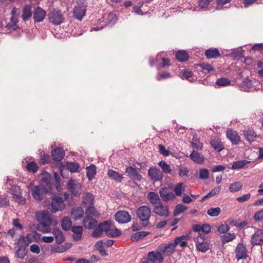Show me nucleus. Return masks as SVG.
Here are the masks:
<instances>
[{"label": "nucleus", "instance_id": "obj_1", "mask_svg": "<svg viewBox=\"0 0 263 263\" xmlns=\"http://www.w3.org/2000/svg\"><path fill=\"white\" fill-rule=\"evenodd\" d=\"M35 216L39 224L37 226V229L43 233H49L51 232V225L55 226L57 222L53 223L52 217L47 211H42L37 212L35 213Z\"/></svg>", "mask_w": 263, "mask_h": 263}, {"label": "nucleus", "instance_id": "obj_2", "mask_svg": "<svg viewBox=\"0 0 263 263\" xmlns=\"http://www.w3.org/2000/svg\"><path fill=\"white\" fill-rule=\"evenodd\" d=\"M28 190L36 200L41 201L43 199L44 193H51V184L47 182V180L44 179L42 181L41 184L39 185L30 183Z\"/></svg>", "mask_w": 263, "mask_h": 263}, {"label": "nucleus", "instance_id": "obj_3", "mask_svg": "<svg viewBox=\"0 0 263 263\" xmlns=\"http://www.w3.org/2000/svg\"><path fill=\"white\" fill-rule=\"evenodd\" d=\"M151 214V209L147 205L140 206L137 210V216L141 221L145 223L144 226L148 224Z\"/></svg>", "mask_w": 263, "mask_h": 263}, {"label": "nucleus", "instance_id": "obj_4", "mask_svg": "<svg viewBox=\"0 0 263 263\" xmlns=\"http://www.w3.org/2000/svg\"><path fill=\"white\" fill-rule=\"evenodd\" d=\"M111 227V222L109 221H105L100 223L98 227L93 230L92 233V236L93 237H100L103 232L108 233Z\"/></svg>", "mask_w": 263, "mask_h": 263}, {"label": "nucleus", "instance_id": "obj_5", "mask_svg": "<svg viewBox=\"0 0 263 263\" xmlns=\"http://www.w3.org/2000/svg\"><path fill=\"white\" fill-rule=\"evenodd\" d=\"M48 16L49 22L55 25H60L64 20V16L60 11L55 10L51 11L49 13Z\"/></svg>", "mask_w": 263, "mask_h": 263}, {"label": "nucleus", "instance_id": "obj_6", "mask_svg": "<svg viewBox=\"0 0 263 263\" xmlns=\"http://www.w3.org/2000/svg\"><path fill=\"white\" fill-rule=\"evenodd\" d=\"M68 190L74 196L80 194L81 190V184L75 180H70L67 183Z\"/></svg>", "mask_w": 263, "mask_h": 263}, {"label": "nucleus", "instance_id": "obj_7", "mask_svg": "<svg viewBox=\"0 0 263 263\" xmlns=\"http://www.w3.org/2000/svg\"><path fill=\"white\" fill-rule=\"evenodd\" d=\"M153 211L156 215L163 218L168 217L170 214L168 207L167 205L163 204L162 202L154 207Z\"/></svg>", "mask_w": 263, "mask_h": 263}, {"label": "nucleus", "instance_id": "obj_8", "mask_svg": "<svg viewBox=\"0 0 263 263\" xmlns=\"http://www.w3.org/2000/svg\"><path fill=\"white\" fill-rule=\"evenodd\" d=\"M73 12L74 18L81 21L85 15L86 13V6L84 2H81L78 3V5L74 7Z\"/></svg>", "mask_w": 263, "mask_h": 263}, {"label": "nucleus", "instance_id": "obj_9", "mask_svg": "<svg viewBox=\"0 0 263 263\" xmlns=\"http://www.w3.org/2000/svg\"><path fill=\"white\" fill-rule=\"evenodd\" d=\"M65 208L63 199L60 197L53 198L51 202V212L55 213L59 211H62Z\"/></svg>", "mask_w": 263, "mask_h": 263}, {"label": "nucleus", "instance_id": "obj_10", "mask_svg": "<svg viewBox=\"0 0 263 263\" xmlns=\"http://www.w3.org/2000/svg\"><path fill=\"white\" fill-rule=\"evenodd\" d=\"M148 174L155 181H161L163 178L162 172L156 167H150L148 170Z\"/></svg>", "mask_w": 263, "mask_h": 263}, {"label": "nucleus", "instance_id": "obj_11", "mask_svg": "<svg viewBox=\"0 0 263 263\" xmlns=\"http://www.w3.org/2000/svg\"><path fill=\"white\" fill-rule=\"evenodd\" d=\"M116 220L120 223H125L131 220V216L128 212L124 211H120L115 214Z\"/></svg>", "mask_w": 263, "mask_h": 263}, {"label": "nucleus", "instance_id": "obj_12", "mask_svg": "<svg viewBox=\"0 0 263 263\" xmlns=\"http://www.w3.org/2000/svg\"><path fill=\"white\" fill-rule=\"evenodd\" d=\"M175 248L174 245L171 242L161 244L159 249L162 255L168 256L174 252Z\"/></svg>", "mask_w": 263, "mask_h": 263}, {"label": "nucleus", "instance_id": "obj_13", "mask_svg": "<svg viewBox=\"0 0 263 263\" xmlns=\"http://www.w3.org/2000/svg\"><path fill=\"white\" fill-rule=\"evenodd\" d=\"M235 253L237 260L245 259L247 257L246 248L242 243H238L236 248Z\"/></svg>", "mask_w": 263, "mask_h": 263}, {"label": "nucleus", "instance_id": "obj_14", "mask_svg": "<svg viewBox=\"0 0 263 263\" xmlns=\"http://www.w3.org/2000/svg\"><path fill=\"white\" fill-rule=\"evenodd\" d=\"M46 16V11L40 7H37L34 11L33 19L35 22H42Z\"/></svg>", "mask_w": 263, "mask_h": 263}, {"label": "nucleus", "instance_id": "obj_15", "mask_svg": "<svg viewBox=\"0 0 263 263\" xmlns=\"http://www.w3.org/2000/svg\"><path fill=\"white\" fill-rule=\"evenodd\" d=\"M147 259L153 263H162L163 258L160 251L158 252L152 251L148 253Z\"/></svg>", "mask_w": 263, "mask_h": 263}, {"label": "nucleus", "instance_id": "obj_16", "mask_svg": "<svg viewBox=\"0 0 263 263\" xmlns=\"http://www.w3.org/2000/svg\"><path fill=\"white\" fill-rule=\"evenodd\" d=\"M126 173L133 179L140 181L142 179V176L140 175L138 169L132 166L127 167L126 168Z\"/></svg>", "mask_w": 263, "mask_h": 263}, {"label": "nucleus", "instance_id": "obj_17", "mask_svg": "<svg viewBox=\"0 0 263 263\" xmlns=\"http://www.w3.org/2000/svg\"><path fill=\"white\" fill-rule=\"evenodd\" d=\"M168 190L166 187L161 188L159 190V194L162 200L167 202L170 200H174L175 195L173 193L167 192Z\"/></svg>", "mask_w": 263, "mask_h": 263}, {"label": "nucleus", "instance_id": "obj_18", "mask_svg": "<svg viewBox=\"0 0 263 263\" xmlns=\"http://www.w3.org/2000/svg\"><path fill=\"white\" fill-rule=\"evenodd\" d=\"M147 198L148 199L149 202L153 206V208L156 205H158L162 203L161 200L160 198L159 195L154 192H150L147 194Z\"/></svg>", "mask_w": 263, "mask_h": 263}, {"label": "nucleus", "instance_id": "obj_19", "mask_svg": "<svg viewBox=\"0 0 263 263\" xmlns=\"http://www.w3.org/2000/svg\"><path fill=\"white\" fill-rule=\"evenodd\" d=\"M263 241V230H258L251 238V243L253 245H260Z\"/></svg>", "mask_w": 263, "mask_h": 263}, {"label": "nucleus", "instance_id": "obj_20", "mask_svg": "<svg viewBox=\"0 0 263 263\" xmlns=\"http://www.w3.org/2000/svg\"><path fill=\"white\" fill-rule=\"evenodd\" d=\"M227 136L234 144H237L240 141V136L235 130L229 129L227 130Z\"/></svg>", "mask_w": 263, "mask_h": 263}, {"label": "nucleus", "instance_id": "obj_21", "mask_svg": "<svg viewBox=\"0 0 263 263\" xmlns=\"http://www.w3.org/2000/svg\"><path fill=\"white\" fill-rule=\"evenodd\" d=\"M51 232L54 235V238H55L57 243L60 245L64 241L65 236L63 232L60 229L54 228Z\"/></svg>", "mask_w": 263, "mask_h": 263}, {"label": "nucleus", "instance_id": "obj_22", "mask_svg": "<svg viewBox=\"0 0 263 263\" xmlns=\"http://www.w3.org/2000/svg\"><path fill=\"white\" fill-rule=\"evenodd\" d=\"M84 227L88 229H93L97 224V221L92 217L86 216L83 220Z\"/></svg>", "mask_w": 263, "mask_h": 263}, {"label": "nucleus", "instance_id": "obj_23", "mask_svg": "<svg viewBox=\"0 0 263 263\" xmlns=\"http://www.w3.org/2000/svg\"><path fill=\"white\" fill-rule=\"evenodd\" d=\"M71 231L73 233V238L74 240H80L82 238L83 229L82 226H74L71 228Z\"/></svg>", "mask_w": 263, "mask_h": 263}, {"label": "nucleus", "instance_id": "obj_24", "mask_svg": "<svg viewBox=\"0 0 263 263\" xmlns=\"http://www.w3.org/2000/svg\"><path fill=\"white\" fill-rule=\"evenodd\" d=\"M108 177L117 182H121L123 179V175L117 172H116L111 169H110L107 172Z\"/></svg>", "mask_w": 263, "mask_h": 263}, {"label": "nucleus", "instance_id": "obj_25", "mask_svg": "<svg viewBox=\"0 0 263 263\" xmlns=\"http://www.w3.org/2000/svg\"><path fill=\"white\" fill-rule=\"evenodd\" d=\"M64 151L60 148L54 149L51 153L52 159L57 161H61L64 158Z\"/></svg>", "mask_w": 263, "mask_h": 263}, {"label": "nucleus", "instance_id": "obj_26", "mask_svg": "<svg viewBox=\"0 0 263 263\" xmlns=\"http://www.w3.org/2000/svg\"><path fill=\"white\" fill-rule=\"evenodd\" d=\"M190 157L194 162L198 164L203 163L204 160V157L195 151L192 152Z\"/></svg>", "mask_w": 263, "mask_h": 263}, {"label": "nucleus", "instance_id": "obj_27", "mask_svg": "<svg viewBox=\"0 0 263 263\" xmlns=\"http://www.w3.org/2000/svg\"><path fill=\"white\" fill-rule=\"evenodd\" d=\"M243 134L247 140L249 142L255 141L258 137L253 129H248L243 131Z\"/></svg>", "mask_w": 263, "mask_h": 263}, {"label": "nucleus", "instance_id": "obj_28", "mask_svg": "<svg viewBox=\"0 0 263 263\" xmlns=\"http://www.w3.org/2000/svg\"><path fill=\"white\" fill-rule=\"evenodd\" d=\"M32 16V11L31 6L26 5L23 9L22 17L24 21L29 20Z\"/></svg>", "mask_w": 263, "mask_h": 263}, {"label": "nucleus", "instance_id": "obj_29", "mask_svg": "<svg viewBox=\"0 0 263 263\" xmlns=\"http://www.w3.org/2000/svg\"><path fill=\"white\" fill-rule=\"evenodd\" d=\"M84 214V211L81 207H78L73 209L71 211V217L75 220H78L81 218Z\"/></svg>", "mask_w": 263, "mask_h": 263}, {"label": "nucleus", "instance_id": "obj_30", "mask_svg": "<svg viewBox=\"0 0 263 263\" xmlns=\"http://www.w3.org/2000/svg\"><path fill=\"white\" fill-rule=\"evenodd\" d=\"M205 55L208 59H214L219 57L220 53L217 48H209L205 51Z\"/></svg>", "mask_w": 263, "mask_h": 263}, {"label": "nucleus", "instance_id": "obj_31", "mask_svg": "<svg viewBox=\"0 0 263 263\" xmlns=\"http://www.w3.org/2000/svg\"><path fill=\"white\" fill-rule=\"evenodd\" d=\"M186 236L182 235L179 237H177L174 241L172 242L173 245H174L175 247L178 245L180 246L181 247H185L187 246V243L185 240Z\"/></svg>", "mask_w": 263, "mask_h": 263}, {"label": "nucleus", "instance_id": "obj_32", "mask_svg": "<svg viewBox=\"0 0 263 263\" xmlns=\"http://www.w3.org/2000/svg\"><path fill=\"white\" fill-rule=\"evenodd\" d=\"M149 233L145 231H140L131 235L130 239L133 241H137L147 236Z\"/></svg>", "mask_w": 263, "mask_h": 263}, {"label": "nucleus", "instance_id": "obj_33", "mask_svg": "<svg viewBox=\"0 0 263 263\" xmlns=\"http://www.w3.org/2000/svg\"><path fill=\"white\" fill-rule=\"evenodd\" d=\"M72 223L70 219L68 217H64L61 221V226L63 230L68 231L72 228Z\"/></svg>", "mask_w": 263, "mask_h": 263}, {"label": "nucleus", "instance_id": "obj_34", "mask_svg": "<svg viewBox=\"0 0 263 263\" xmlns=\"http://www.w3.org/2000/svg\"><path fill=\"white\" fill-rule=\"evenodd\" d=\"M250 161L246 160H241L234 162L232 165V168L233 170H237L242 168L245 166L249 163Z\"/></svg>", "mask_w": 263, "mask_h": 263}, {"label": "nucleus", "instance_id": "obj_35", "mask_svg": "<svg viewBox=\"0 0 263 263\" xmlns=\"http://www.w3.org/2000/svg\"><path fill=\"white\" fill-rule=\"evenodd\" d=\"M189 58L188 53L185 51H179L176 53V58L179 62H185L188 60Z\"/></svg>", "mask_w": 263, "mask_h": 263}, {"label": "nucleus", "instance_id": "obj_36", "mask_svg": "<svg viewBox=\"0 0 263 263\" xmlns=\"http://www.w3.org/2000/svg\"><path fill=\"white\" fill-rule=\"evenodd\" d=\"M212 147L217 152H220L224 148V146L221 141L212 140L210 142Z\"/></svg>", "mask_w": 263, "mask_h": 263}, {"label": "nucleus", "instance_id": "obj_37", "mask_svg": "<svg viewBox=\"0 0 263 263\" xmlns=\"http://www.w3.org/2000/svg\"><path fill=\"white\" fill-rule=\"evenodd\" d=\"M83 202L85 204L93 205L94 204V197L92 194L86 193L83 195Z\"/></svg>", "mask_w": 263, "mask_h": 263}, {"label": "nucleus", "instance_id": "obj_38", "mask_svg": "<svg viewBox=\"0 0 263 263\" xmlns=\"http://www.w3.org/2000/svg\"><path fill=\"white\" fill-rule=\"evenodd\" d=\"M96 174V167L91 165L87 167V176L89 180H92Z\"/></svg>", "mask_w": 263, "mask_h": 263}, {"label": "nucleus", "instance_id": "obj_39", "mask_svg": "<svg viewBox=\"0 0 263 263\" xmlns=\"http://www.w3.org/2000/svg\"><path fill=\"white\" fill-rule=\"evenodd\" d=\"M242 187V184L240 182L237 181L232 183L229 186L231 192L234 193L240 191Z\"/></svg>", "mask_w": 263, "mask_h": 263}, {"label": "nucleus", "instance_id": "obj_40", "mask_svg": "<svg viewBox=\"0 0 263 263\" xmlns=\"http://www.w3.org/2000/svg\"><path fill=\"white\" fill-rule=\"evenodd\" d=\"M159 166L162 170V173L164 172L166 174H170L172 172L171 166L167 164L164 161L161 160L158 163Z\"/></svg>", "mask_w": 263, "mask_h": 263}, {"label": "nucleus", "instance_id": "obj_41", "mask_svg": "<svg viewBox=\"0 0 263 263\" xmlns=\"http://www.w3.org/2000/svg\"><path fill=\"white\" fill-rule=\"evenodd\" d=\"M85 214L86 215V216L89 217H97L98 216L96 209L93 206H92V205H89L85 211Z\"/></svg>", "mask_w": 263, "mask_h": 263}, {"label": "nucleus", "instance_id": "obj_42", "mask_svg": "<svg viewBox=\"0 0 263 263\" xmlns=\"http://www.w3.org/2000/svg\"><path fill=\"white\" fill-rule=\"evenodd\" d=\"M187 209V207L182 204H177L175 208V210L174 211V216H177L182 213H183L184 211H185Z\"/></svg>", "mask_w": 263, "mask_h": 263}, {"label": "nucleus", "instance_id": "obj_43", "mask_svg": "<svg viewBox=\"0 0 263 263\" xmlns=\"http://www.w3.org/2000/svg\"><path fill=\"white\" fill-rule=\"evenodd\" d=\"M26 168L28 172L35 173L37 172L39 167L34 162H30L27 164Z\"/></svg>", "mask_w": 263, "mask_h": 263}, {"label": "nucleus", "instance_id": "obj_44", "mask_svg": "<svg viewBox=\"0 0 263 263\" xmlns=\"http://www.w3.org/2000/svg\"><path fill=\"white\" fill-rule=\"evenodd\" d=\"M221 212V209L219 207L212 208L209 209L208 211V214L212 217H215L218 216Z\"/></svg>", "mask_w": 263, "mask_h": 263}, {"label": "nucleus", "instance_id": "obj_45", "mask_svg": "<svg viewBox=\"0 0 263 263\" xmlns=\"http://www.w3.org/2000/svg\"><path fill=\"white\" fill-rule=\"evenodd\" d=\"M121 234L120 231L116 228H111L110 227L106 235L110 237H116L120 235Z\"/></svg>", "mask_w": 263, "mask_h": 263}, {"label": "nucleus", "instance_id": "obj_46", "mask_svg": "<svg viewBox=\"0 0 263 263\" xmlns=\"http://www.w3.org/2000/svg\"><path fill=\"white\" fill-rule=\"evenodd\" d=\"M196 248L199 251L204 253L209 250V243L207 241H205L202 243L197 245Z\"/></svg>", "mask_w": 263, "mask_h": 263}, {"label": "nucleus", "instance_id": "obj_47", "mask_svg": "<svg viewBox=\"0 0 263 263\" xmlns=\"http://www.w3.org/2000/svg\"><path fill=\"white\" fill-rule=\"evenodd\" d=\"M67 169L71 172L75 173L78 172L79 165L75 162L68 163L67 164Z\"/></svg>", "mask_w": 263, "mask_h": 263}, {"label": "nucleus", "instance_id": "obj_48", "mask_svg": "<svg viewBox=\"0 0 263 263\" xmlns=\"http://www.w3.org/2000/svg\"><path fill=\"white\" fill-rule=\"evenodd\" d=\"M216 83L220 86H227L230 85L231 82L228 79L222 78L218 79Z\"/></svg>", "mask_w": 263, "mask_h": 263}, {"label": "nucleus", "instance_id": "obj_49", "mask_svg": "<svg viewBox=\"0 0 263 263\" xmlns=\"http://www.w3.org/2000/svg\"><path fill=\"white\" fill-rule=\"evenodd\" d=\"M209 177V172L208 170L202 168L199 170V177L201 179H206Z\"/></svg>", "mask_w": 263, "mask_h": 263}, {"label": "nucleus", "instance_id": "obj_50", "mask_svg": "<svg viewBox=\"0 0 263 263\" xmlns=\"http://www.w3.org/2000/svg\"><path fill=\"white\" fill-rule=\"evenodd\" d=\"M13 198L14 200L18 203L24 204L25 202V198H23L20 194L12 193Z\"/></svg>", "mask_w": 263, "mask_h": 263}, {"label": "nucleus", "instance_id": "obj_51", "mask_svg": "<svg viewBox=\"0 0 263 263\" xmlns=\"http://www.w3.org/2000/svg\"><path fill=\"white\" fill-rule=\"evenodd\" d=\"M235 238V235L234 234L227 233L222 236V241L223 242H227L232 240Z\"/></svg>", "mask_w": 263, "mask_h": 263}, {"label": "nucleus", "instance_id": "obj_52", "mask_svg": "<svg viewBox=\"0 0 263 263\" xmlns=\"http://www.w3.org/2000/svg\"><path fill=\"white\" fill-rule=\"evenodd\" d=\"M182 183H178L175 187L174 192L177 196H180L182 193Z\"/></svg>", "mask_w": 263, "mask_h": 263}, {"label": "nucleus", "instance_id": "obj_53", "mask_svg": "<svg viewBox=\"0 0 263 263\" xmlns=\"http://www.w3.org/2000/svg\"><path fill=\"white\" fill-rule=\"evenodd\" d=\"M21 237L25 245L26 246H28L33 240L32 236L30 234H27L26 236H21Z\"/></svg>", "mask_w": 263, "mask_h": 263}, {"label": "nucleus", "instance_id": "obj_54", "mask_svg": "<svg viewBox=\"0 0 263 263\" xmlns=\"http://www.w3.org/2000/svg\"><path fill=\"white\" fill-rule=\"evenodd\" d=\"M192 144L193 147L197 150L201 149L202 147V144L196 138H193Z\"/></svg>", "mask_w": 263, "mask_h": 263}, {"label": "nucleus", "instance_id": "obj_55", "mask_svg": "<svg viewBox=\"0 0 263 263\" xmlns=\"http://www.w3.org/2000/svg\"><path fill=\"white\" fill-rule=\"evenodd\" d=\"M251 197V194L250 193L245 194L242 196L238 197L236 198L237 201H238L240 203H242L245 201H248Z\"/></svg>", "mask_w": 263, "mask_h": 263}, {"label": "nucleus", "instance_id": "obj_56", "mask_svg": "<svg viewBox=\"0 0 263 263\" xmlns=\"http://www.w3.org/2000/svg\"><path fill=\"white\" fill-rule=\"evenodd\" d=\"M200 66L203 70L206 71L207 72H210L214 70L213 67L209 64L202 63L200 65Z\"/></svg>", "mask_w": 263, "mask_h": 263}, {"label": "nucleus", "instance_id": "obj_57", "mask_svg": "<svg viewBox=\"0 0 263 263\" xmlns=\"http://www.w3.org/2000/svg\"><path fill=\"white\" fill-rule=\"evenodd\" d=\"M9 205V199L4 196L0 197V206L6 207Z\"/></svg>", "mask_w": 263, "mask_h": 263}, {"label": "nucleus", "instance_id": "obj_58", "mask_svg": "<svg viewBox=\"0 0 263 263\" xmlns=\"http://www.w3.org/2000/svg\"><path fill=\"white\" fill-rule=\"evenodd\" d=\"M229 229V227L227 224H222L218 228V231L220 233H225Z\"/></svg>", "mask_w": 263, "mask_h": 263}, {"label": "nucleus", "instance_id": "obj_59", "mask_svg": "<svg viewBox=\"0 0 263 263\" xmlns=\"http://www.w3.org/2000/svg\"><path fill=\"white\" fill-rule=\"evenodd\" d=\"M221 187L220 186H217L214 189H213L212 190H211L207 195H208L209 197H212L215 195L217 194L220 191Z\"/></svg>", "mask_w": 263, "mask_h": 263}, {"label": "nucleus", "instance_id": "obj_60", "mask_svg": "<svg viewBox=\"0 0 263 263\" xmlns=\"http://www.w3.org/2000/svg\"><path fill=\"white\" fill-rule=\"evenodd\" d=\"M204 237V234L199 233L196 237V246L205 242Z\"/></svg>", "mask_w": 263, "mask_h": 263}, {"label": "nucleus", "instance_id": "obj_61", "mask_svg": "<svg viewBox=\"0 0 263 263\" xmlns=\"http://www.w3.org/2000/svg\"><path fill=\"white\" fill-rule=\"evenodd\" d=\"M254 219L256 221H261L263 220V210L257 212L254 216Z\"/></svg>", "mask_w": 263, "mask_h": 263}, {"label": "nucleus", "instance_id": "obj_62", "mask_svg": "<svg viewBox=\"0 0 263 263\" xmlns=\"http://www.w3.org/2000/svg\"><path fill=\"white\" fill-rule=\"evenodd\" d=\"M159 149L160 154L164 156H168L169 155V152L166 149L165 146L163 145H159Z\"/></svg>", "mask_w": 263, "mask_h": 263}, {"label": "nucleus", "instance_id": "obj_63", "mask_svg": "<svg viewBox=\"0 0 263 263\" xmlns=\"http://www.w3.org/2000/svg\"><path fill=\"white\" fill-rule=\"evenodd\" d=\"M16 255L20 258H23L25 256V250L21 247H19L16 251Z\"/></svg>", "mask_w": 263, "mask_h": 263}, {"label": "nucleus", "instance_id": "obj_64", "mask_svg": "<svg viewBox=\"0 0 263 263\" xmlns=\"http://www.w3.org/2000/svg\"><path fill=\"white\" fill-rule=\"evenodd\" d=\"M50 161V157L48 155H43L41 156L40 162L42 164L48 163Z\"/></svg>", "mask_w": 263, "mask_h": 263}]
</instances>
